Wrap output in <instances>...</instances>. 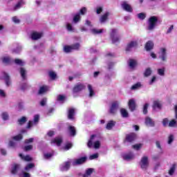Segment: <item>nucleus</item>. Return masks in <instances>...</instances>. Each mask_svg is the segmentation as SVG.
Returning <instances> with one entry per match:
<instances>
[{
	"mask_svg": "<svg viewBox=\"0 0 177 177\" xmlns=\"http://www.w3.org/2000/svg\"><path fill=\"white\" fill-rule=\"evenodd\" d=\"M81 21V15H80V12H77L73 15V21L75 23V24H77V23H79V21Z\"/></svg>",
	"mask_w": 177,
	"mask_h": 177,
	"instance_id": "26",
	"label": "nucleus"
},
{
	"mask_svg": "<svg viewBox=\"0 0 177 177\" xmlns=\"http://www.w3.org/2000/svg\"><path fill=\"white\" fill-rule=\"evenodd\" d=\"M123 158L124 160H132V158H133V153H129L127 154H125L124 156H123Z\"/></svg>",
	"mask_w": 177,
	"mask_h": 177,
	"instance_id": "36",
	"label": "nucleus"
},
{
	"mask_svg": "<svg viewBox=\"0 0 177 177\" xmlns=\"http://www.w3.org/2000/svg\"><path fill=\"white\" fill-rule=\"evenodd\" d=\"M66 99V96L63 95H57V100L58 102H63Z\"/></svg>",
	"mask_w": 177,
	"mask_h": 177,
	"instance_id": "51",
	"label": "nucleus"
},
{
	"mask_svg": "<svg viewBox=\"0 0 177 177\" xmlns=\"http://www.w3.org/2000/svg\"><path fill=\"white\" fill-rule=\"evenodd\" d=\"M32 142H34V138H33L26 139V140H24L25 145H30V143H32Z\"/></svg>",
	"mask_w": 177,
	"mask_h": 177,
	"instance_id": "54",
	"label": "nucleus"
},
{
	"mask_svg": "<svg viewBox=\"0 0 177 177\" xmlns=\"http://www.w3.org/2000/svg\"><path fill=\"white\" fill-rule=\"evenodd\" d=\"M145 124L147 127H154V121H153V120L149 117H147L145 118Z\"/></svg>",
	"mask_w": 177,
	"mask_h": 177,
	"instance_id": "25",
	"label": "nucleus"
},
{
	"mask_svg": "<svg viewBox=\"0 0 177 177\" xmlns=\"http://www.w3.org/2000/svg\"><path fill=\"white\" fill-rule=\"evenodd\" d=\"M138 17L140 20H145V19H146V14H145L143 12H140V13L138 14Z\"/></svg>",
	"mask_w": 177,
	"mask_h": 177,
	"instance_id": "48",
	"label": "nucleus"
},
{
	"mask_svg": "<svg viewBox=\"0 0 177 177\" xmlns=\"http://www.w3.org/2000/svg\"><path fill=\"white\" fill-rule=\"evenodd\" d=\"M71 46H72V50H78V49H80L81 46L80 45V43H76L72 45Z\"/></svg>",
	"mask_w": 177,
	"mask_h": 177,
	"instance_id": "46",
	"label": "nucleus"
},
{
	"mask_svg": "<svg viewBox=\"0 0 177 177\" xmlns=\"http://www.w3.org/2000/svg\"><path fill=\"white\" fill-rule=\"evenodd\" d=\"M80 15H85V13H86V8H85V7H83V8H81V10H80Z\"/></svg>",
	"mask_w": 177,
	"mask_h": 177,
	"instance_id": "60",
	"label": "nucleus"
},
{
	"mask_svg": "<svg viewBox=\"0 0 177 177\" xmlns=\"http://www.w3.org/2000/svg\"><path fill=\"white\" fill-rule=\"evenodd\" d=\"M86 160H88V158L86 156H83L80 158L75 160L72 165L73 167H75L76 165H82V164H85V162H86Z\"/></svg>",
	"mask_w": 177,
	"mask_h": 177,
	"instance_id": "7",
	"label": "nucleus"
},
{
	"mask_svg": "<svg viewBox=\"0 0 177 177\" xmlns=\"http://www.w3.org/2000/svg\"><path fill=\"white\" fill-rule=\"evenodd\" d=\"M46 92H48V86H42L40 87L38 95H42L43 93H45Z\"/></svg>",
	"mask_w": 177,
	"mask_h": 177,
	"instance_id": "32",
	"label": "nucleus"
},
{
	"mask_svg": "<svg viewBox=\"0 0 177 177\" xmlns=\"http://www.w3.org/2000/svg\"><path fill=\"white\" fill-rule=\"evenodd\" d=\"M32 148H33L32 145H27L24 147V151H30L32 150Z\"/></svg>",
	"mask_w": 177,
	"mask_h": 177,
	"instance_id": "52",
	"label": "nucleus"
},
{
	"mask_svg": "<svg viewBox=\"0 0 177 177\" xmlns=\"http://www.w3.org/2000/svg\"><path fill=\"white\" fill-rule=\"evenodd\" d=\"M27 88H28V85L27 84V83H23L21 85V91H26V89H27Z\"/></svg>",
	"mask_w": 177,
	"mask_h": 177,
	"instance_id": "59",
	"label": "nucleus"
},
{
	"mask_svg": "<svg viewBox=\"0 0 177 177\" xmlns=\"http://www.w3.org/2000/svg\"><path fill=\"white\" fill-rule=\"evenodd\" d=\"M20 74H21V78L24 81L27 80V76L26 75V70L24 69V68H21Z\"/></svg>",
	"mask_w": 177,
	"mask_h": 177,
	"instance_id": "35",
	"label": "nucleus"
},
{
	"mask_svg": "<svg viewBox=\"0 0 177 177\" xmlns=\"http://www.w3.org/2000/svg\"><path fill=\"white\" fill-rule=\"evenodd\" d=\"M1 62L3 64H12V63H13L14 60L10 56H3L1 58Z\"/></svg>",
	"mask_w": 177,
	"mask_h": 177,
	"instance_id": "8",
	"label": "nucleus"
},
{
	"mask_svg": "<svg viewBox=\"0 0 177 177\" xmlns=\"http://www.w3.org/2000/svg\"><path fill=\"white\" fill-rule=\"evenodd\" d=\"M71 165V162L70 161L64 162L62 165H60V171H62V172L68 171L70 169Z\"/></svg>",
	"mask_w": 177,
	"mask_h": 177,
	"instance_id": "9",
	"label": "nucleus"
},
{
	"mask_svg": "<svg viewBox=\"0 0 177 177\" xmlns=\"http://www.w3.org/2000/svg\"><path fill=\"white\" fill-rule=\"evenodd\" d=\"M158 57L162 62H167V48L162 47L158 52Z\"/></svg>",
	"mask_w": 177,
	"mask_h": 177,
	"instance_id": "3",
	"label": "nucleus"
},
{
	"mask_svg": "<svg viewBox=\"0 0 177 177\" xmlns=\"http://www.w3.org/2000/svg\"><path fill=\"white\" fill-rule=\"evenodd\" d=\"M118 108V102L117 101L112 102L109 113L111 114H114L115 111H117V109Z\"/></svg>",
	"mask_w": 177,
	"mask_h": 177,
	"instance_id": "14",
	"label": "nucleus"
},
{
	"mask_svg": "<svg viewBox=\"0 0 177 177\" xmlns=\"http://www.w3.org/2000/svg\"><path fill=\"white\" fill-rule=\"evenodd\" d=\"M111 39L112 44H117V42H120V36L118 35V30L117 29L111 30Z\"/></svg>",
	"mask_w": 177,
	"mask_h": 177,
	"instance_id": "2",
	"label": "nucleus"
},
{
	"mask_svg": "<svg viewBox=\"0 0 177 177\" xmlns=\"http://www.w3.org/2000/svg\"><path fill=\"white\" fill-rule=\"evenodd\" d=\"M122 10H125L126 12H129V13L132 12V6H131L127 1H123L122 3Z\"/></svg>",
	"mask_w": 177,
	"mask_h": 177,
	"instance_id": "10",
	"label": "nucleus"
},
{
	"mask_svg": "<svg viewBox=\"0 0 177 177\" xmlns=\"http://www.w3.org/2000/svg\"><path fill=\"white\" fill-rule=\"evenodd\" d=\"M136 140V133H130L126 135L124 142L132 143V142H135Z\"/></svg>",
	"mask_w": 177,
	"mask_h": 177,
	"instance_id": "5",
	"label": "nucleus"
},
{
	"mask_svg": "<svg viewBox=\"0 0 177 177\" xmlns=\"http://www.w3.org/2000/svg\"><path fill=\"white\" fill-rule=\"evenodd\" d=\"M138 46V41H130L127 47H126V51L130 52V50H132L133 48H136Z\"/></svg>",
	"mask_w": 177,
	"mask_h": 177,
	"instance_id": "11",
	"label": "nucleus"
},
{
	"mask_svg": "<svg viewBox=\"0 0 177 177\" xmlns=\"http://www.w3.org/2000/svg\"><path fill=\"white\" fill-rule=\"evenodd\" d=\"M140 167L146 171L149 168V158L147 156H143L140 162Z\"/></svg>",
	"mask_w": 177,
	"mask_h": 177,
	"instance_id": "4",
	"label": "nucleus"
},
{
	"mask_svg": "<svg viewBox=\"0 0 177 177\" xmlns=\"http://www.w3.org/2000/svg\"><path fill=\"white\" fill-rule=\"evenodd\" d=\"M128 64L129 67H136L138 66V61L131 59L128 61Z\"/></svg>",
	"mask_w": 177,
	"mask_h": 177,
	"instance_id": "31",
	"label": "nucleus"
},
{
	"mask_svg": "<svg viewBox=\"0 0 177 177\" xmlns=\"http://www.w3.org/2000/svg\"><path fill=\"white\" fill-rule=\"evenodd\" d=\"M133 149H135L136 150H139L140 147H142V144H136L132 146Z\"/></svg>",
	"mask_w": 177,
	"mask_h": 177,
	"instance_id": "62",
	"label": "nucleus"
},
{
	"mask_svg": "<svg viewBox=\"0 0 177 177\" xmlns=\"http://www.w3.org/2000/svg\"><path fill=\"white\" fill-rule=\"evenodd\" d=\"M147 109H149V103H145L142 109L143 114L146 115L148 113Z\"/></svg>",
	"mask_w": 177,
	"mask_h": 177,
	"instance_id": "44",
	"label": "nucleus"
},
{
	"mask_svg": "<svg viewBox=\"0 0 177 177\" xmlns=\"http://www.w3.org/2000/svg\"><path fill=\"white\" fill-rule=\"evenodd\" d=\"M157 23H158V17L156 16L150 17L147 21V30L149 31H153L154 28L157 26Z\"/></svg>",
	"mask_w": 177,
	"mask_h": 177,
	"instance_id": "1",
	"label": "nucleus"
},
{
	"mask_svg": "<svg viewBox=\"0 0 177 177\" xmlns=\"http://www.w3.org/2000/svg\"><path fill=\"white\" fill-rule=\"evenodd\" d=\"M158 74L161 76H164L165 75V70L164 68L158 69Z\"/></svg>",
	"mask_w": 177,
	"mask_h": 177,
	"instance_id": "50",
	"label": "nucleus"
},
{
	"mask_svg": "<svg viewBox=\"0 0 177 177\" xmlns=\"http://www.w3.org/2000/svg\"><path fill=\"white\" fill-rule=\"evenodd\" d=\"M88 92H89V97H93V96H95V91H93V88L92 87V85L88 84Z\"/></svg>",
	"mask_w": 177,
	"mask_h": 177,
	"instance_id": "30",
	"label": "nucleus"
},
{
	"mask_svg": "<svg viewBox=\"0 0 177 177\" xmlns=\"http://www.w3.org/2000/svg\"><path fill=\"white\" fill-rule=\"evenodd\" d=\"M18 122L19 125H23V124H26V122H27V118H26V116H23L21 118L18 120Z\"/></svg>",
	"mask_w": 177,
	"mask_h": 177,
	"instance_id": "39",
	"label": "nucleus"
},
{
	"mask_svg": "<svg viewBox=\"0 0 177 177\" xmlns=\"http://www.w3.org/2000/svg\"><path fill=\"white\" fill-rule=\"evenodd\" d=\"M174 142V135L171 134L168 138L167 143L168 145H171Z\"/></svg>",
	"mask_w": 177,
	"mask_h": 177,
	"instance_id": "57",
	"label": "nucleus"
},
{
	"mask_svg": "<svg viewBox=\"0 0 177 177\" xmlns=\"http://www.w3.org/2000/svg\"><path fill=\"white\" fill-rule=\"evenodd\" d=\"M49 77L51 80H56L57 75L55 72L50 71L49 72Z\"/></svg>",
	"mask_w": 177,
	"mask_h": 177,
	"instance_id": "47",
	"label": "nucleus"
},
{
	"mask_svg": "<svg viewBox=\"0 0 177 177\" xmlns=\"http://www.w3.org/2000/svg\"><path fill=\"white\" fill-rule=\"evenodd\" d=\"M12 19V21L15 23V24H19V23H20V19H19L17 17H13Z\"/></svg>",
	"mask_w": 177,
	"mask_h": 177,
	"instance_id": "61",
	"label": "nucleus"
},
{
	"mask_svg": "<svg viewBox=\"0 0 177 177\" xmlns=\"http://www.w3.org/2000/svg\"><path fill=\"white\" fill-rule=\"evenodd\" d=\"M169 121L168 120V118H165L162 120V124L163 127H167V125H169Z\"/></svg>",
	"mask_w": 177,
	"mask_h": 177,
	"instance_id": "58",
	"label": "nucleus"
},
{
	"mask_svg": "<svg viewBox=\"0 0 177 177\" xmlns=\"http://www.w3.org/2000/svg\"><path fill=\"white\" fill-rule=\"evenodd\" d=\"M12 139L14 140H17V142H19V140H21L23 139V135L21 134H18L17 136H15L12 137Z\"/></svg>",
	"mask_w": 177,
	"mask_h": 177,
	"instance_id": "43",
	"label": "nucleus"
},
{
	"mask_svg": "<svg viewBox=\"0 0 177 177\" xmlns=\"http://www.w3.org/2000/svg\"><path fill=\"white\" fill-rule=\"evenodd\" d=\"M84 89H85V85L82 83H77L73 88L72 92L73 93H78L80 92H82V91H84Z\"/></svg>",
	"mask_w": 177,
	"mask_h": 177,
	"instance_id": "6",
	"label": "nucleus"
},
{
	"mask_svg": "<svg viewBox=\"0 0 177 177\" xmlns=\"http://www.w3.org/2000/svg\"><path fill=\"white\" fill-rule=\"evenodd\" d=\"M24 1H19L12 8V10H19V9H20V8H21V6H23V5H24Z\"/></svg>",
	"mask_w": 177,
	"mask_h": 177,
	"instance_id": "28",
	"label": "nucleus"
},
{
	"mask_svg": "<svg viewBox=\"0 0 177 177\" xmlns=\"http://www.w3.org/2000/svg\"><path fill=\"white\" fill-rule=\"evenodd\" d=\"M175 169H176V165L173 164L172 167L169 170V175L172 176L175 173Z\"/></svg>",
	"mask_w": 177,
	"mask_h": 177,
	"instance_id": "37",
	"label": "nucleus"
},
{
	"mask_svg": "<svg viewBox=\"0 0 177 177\" xmlns=\"http://www.w3.org/2000/svg\"><path fill=\"white\" fill-rule=\"evenodd\" d=\"M91 32L92 34H94V35H96L97 34H102V32H106V30L93 28V29L91 30Z\"/></svg>",
	"mask_w": 177,
	"mask_h": 177,
	"instance_id": "23",
	"label": "nucleus"
},
{
	"mask_svg": "<svg viewBox=\"0 0 177 177\" xmlns=\"http://www.w3.org/2000/svg\"><path fill=\"white\" fill-rule=\"evenodd\" d=\"M42 37V33L41 32H33L31 35V39L33 41H37V39H39Z\"/></svg>",
	"mask_w": 177,
	"mask_h": 177,
	"instance_id": "18",
	"label": "nucleus"
},
{
	"mask_svg": "<svg viewBox=\"0 0 177 177\" xmlns=\"http://www.w3.org/2000/svg\"><path fill=\"white\" fill-rule=\"evenodd\" d=\"M2 118L4 120V121H6V120H9V115H8V113L4 112L2 113Z\"/></svg>",
	"mask_w": 177,
	"mask_h": 177,
	"instance_id": "55",
	"label": "nucleus"
},
{
	"mask_svg": "<svg viewBox=\"0 0 177 177\" xmlns=\"http://www.w3.org/2000/svg\"><path fill=\"white\" fill-rule=\"evenodd\" d=\"M68 131L71 136H75V135H77V130H75V127L74 126H68Z\"/></svg>",
	"mask_w": 177,
	"mask_h": 177,
	"instance_id": "19",
	"label": "nucleus"
},
{
	"mask_svg": "<svg viewBox=\"0 0 177 177\" xmlns=\"http://www.w3.org/2000/svg\"><path fill=\"white\" fill-rule=\"evenodd\" d=\"M95 135H92L91 137H90V139L87 143V146L89 149H91L92 147V146H93V139H95Z\"/></svg>",
	"mask_w": 177,
	"mask_h": 177,
	"instance_id": "34",
	"label": "nucleus"
},
{
	"mask_svg": "<svg viewBox=\"0 0 177 177\" xmlns=\"http://www.w3.org/2000/svg\"><path fill=\"white\" fill-rule=\"evenodd\" d=\"M100 147V141H95L94 142V149H99Z\"/></svg>",
	"mask_w": 177,
	"mask_h": 177,
	"instance_id": "63",
	"label": "nucleus"
},
{
	"mask_svg": "<svg viewBox=\"0 0 177 177\" xmlns=\"http://www.w3.org/2000/svg\"><path fill=\"white\" fill-rule=\"evenodd\" d=\"M161 107L162 106L161 105V102L158 100L153 101V104L152 105L153 110H156V109H158L159 110H161Z\"/></svg>",
	"mask_w": 177,
	"mask_h": 177,
	"instance_id": "22",
	"label": "nucleus"
},
{
	"mask_svg": "<svg viewBox=\"0 0 177 177\" xmlns=\"http://www.w3.org/2000/svg\"><path fill=\"white\" fill-rule=\"evenodd\" d=\"M75 115V109L70 108L68 110V120H74Z\"/></svg>",
	"mask_w": 177,
	"mask_h": 177,
	"instance_id": "15",
	"label": "nucleus"
},
{
	"mask_svg": "<svg viewBox=\"0 0 177 177\" xmlns=\"http://www.w3.org/2000/svg\"><path fill=\"white\" fill-rule=\"evenodd\" d=\"M14 62L17 66H23L25 64V62L20 59H15Z\"/></svg>",
	"mask_w": 177,
	"mask_h": 177,
	"instance_id": "38",
	"label": "nucleus"
},
{
	"mask_svg": "<svg viewBox=\"0 0 177 177\" xmlns=\"http://www.w3.org/2000/svg\"><path fill=\"white\" fill-rule=\"evenodd\" d=\"M115 127V122L113 120H110L106 127V129H108V131H111L113 129V127Z\"/></svg>",
	"mask_w": 177,
	"mask_h": 177,
	"instance_id": "27",
	"label": "nucleus"
},
{
	"mask_svg": "<svg viewBox=\"0 0 177 177\" xmlns=\"http://www.w3.org/2000/svg\"><path fill=\"white\" fill-rule=\"evenodd\" d=\"M4 81L6 86H10L12 82L10 81V76L7 73H3Z\"/></svg>",
	"mask_w": 177,
	"mask_h": 177,
	"instance_id": "16",
	"label": "nucleus"
},
{
	"mask_svg": "<svg viewBox=\"0 0 177 177\" xmlns=\"http://www.w3.org/2000/svg\"><path fill=\"white\" fill-rule=\"evenodd\" d=\"M32 168H35V164H34V163H28L24 167V171H26V172H30V170L32 169Z\"/></svg>",
	"mask_w": 177,
	"mask_h": 177,
	"instance_id": "29",
	"label": "nucleus"
},
{
	"mask_svg": "<svg viewBox=\"0 0 177 177\" xmlns=\"http://www.w3.org/2000/svg\"><path fill=\"white\" fill-rule=\"evenodd\" d=\"M19 156L21 160H24V161H26L28 162L32 161V158H31L30 155L24 156L22 153H19Z\"/></svg>",
	"mask_w": 177,
	"mask_h": 177,
	"instance_id": "20",
	"label": "nucleus"
},
{
	"mask_svg": "<svg viewBox=\"0 0 177 177\" xmlns=\"http://www.w3.org/2000/svg\"><path fill=\"white\" fill-rule=\"evenodd\" d=\"M19 168H20V165H19L18 164H14L11 168V174L12 175H16V174H17Z\"/></svg>",
	"mask_w": 177,
	"mask_h": 177,
	"instance_id": "21",
	"label": "nucleus"
},
{
	"mask_svg": "<svg viewBox=\"0 0 177 177\" xmlns=\"http://www.w3.org/2000/svg\"><path fill=\"white\" fill-rule=\"evenodd\" d=\"M50 143L51 145L55 144L57 146H61L62 143H63V139H62V138L56 137L51 140Z\"/></svg>",
	"mask_w": 177,
	"mask_h": 177,
	"instance_id": "17",
	"label": "nucleus"
},
{
	"mask_svg": "<svg viewBox=\"0 0 177 177\" xmlns=\"http://www.w3.org/2000/svg\"><path fill=\"white\" fill-rule=\"evenodd\" d=\"M109 16H110L109 12H106L104 15H102L100 17V23H101V24H104V23H106L107 20H109Z\"/></svg>",
	"mask_w": 177,
	"mask_h": 177,
	"instance_id": "13",
	"label": "nucleus"
},
{
	"mask_svg": "<svg viewBox=\"0 0 177 177\" xmlns=\"http://www.w3.org/2000/svg\"><path fill=\"white\" fill-rule=\"evenodd\" d=\"M64 50L66 53H68L70 52H73V48L71 46H65L64 47Z\"/></svg>",
	"mask_w": 177,
	"mask_h": 177,
	"instance_id": "40",
	"label": "nucleus"
},
{
	"mask_svg": "<svg viewBox=\"0 0 177 177\" xmlns=\"http://www.w3.org/2000/svg\"><path fill=\"white\" fill-rule=\"evenodd\" d=\"M176 125V120H175L174 119L171 120L168 124V127H174Z\"/></svg>",
	"mask_w": 177,
	"mask_h": 177,
	"instance_id": "49",
	"label": "nucleus"
},
{
	"mask_svg": "<svg viewBox=\"0 0 177 177\" xmlns=\"http://www.w3.org/2000/svg\"><path fill=\"white\" fill-rule=\"evenodd\" d=\"M120 114H121L122 117H123V118H128V117L129 115L128 113V111L125 109H120Z\"/></svg>",
	"mask_w": 177,
	"mask_h": 177,
	"instance_id": "33",
	"label": "nucleus"
},
{
	"mask_svg": "<svg viewBox=\"0 0 177 177\" xmlns=\"http://www.w3.org/2000/svg\"><path fill=\"white\" fill-rule=\"evenodd\" d=\"M140 86H142V84H140V82H137L136 84H135L134 85H133L131 86V89L133 91H135L136 89H139V88H140Z\"/></svg>",
	"mask_w": 177,
	"mask_h": 177,
	"instance_id": "45",
	"label": "nucleus"
},
{
	"mask_svg": "<svg viewBox=\"0 0 177 177\" xmlns=\"http://www.w3.org/2000/svg\"><path fill=\"white\" fill-rule=\"evenodd\" d=\"M129 109L131 111H135L136 110V102L135 100L131 99L129 100L128 103Z\"/></svg>",
	"mask_w": 177,
	"mask_h": 177,
	"instance_id": "12",
	"label": "nucleus"
},
{
	"mask_svg": "<svg viewBox=\"0 0 177 177\" xmlns=\"http://www.w3.org/2000/svg\"><path fill=\"white\" fill-rule=\"evenodd\" d=\"M71 147H73V144H71V142L67 143L64 147V150H70V149H71Z\"/></svg>",
	"mask_w": 177,
	"mask_h": 177,
	"instance_id": "53",
	"label": "nucleus"
},
{
	"mask_svg": "<svg viewBox=\"0 0 177 177\" xmlns=\"http://www.w3.org/2000/svg\"><path fill=\"white\" fill-rule=\"evenodd\" d=\"M66 29L70 31L71 32H73L75 31L74 28L73 27V25L70 23L66 24Z\"/></svg>",
	"mask_w": 177,
	"mask_h": 177,
	"instance_id": "41",
	"label": "nucleus"
},
{
	"mask_svg": "<svg viewBox=\"0 0 177 177\" xmlns=\"http://www.w3.org/2000/svg\"><path fill=\"white\" fill-rule=\"evenodd\" d=\"M151 69L150 68H147L144 73V75L145 77H149V75H151Z\"/></svg>",
	"mask_w": 177,
	"mask_h": 177,
	"instance_id": "42",
	"label": "nucleus"
},
{
	"mask_svg": "<svg viewBox=\"0 0 177 177\" xmlns=\"http://www.w3.org/2000/svg\"><path fill=\"white\" fill-rule=\"evenodd\" d=\"M53 156V153H44V157L46 160H49L51 157Z\"/></svg>",
	"mask_w": 177,
	"mask_h": 177,
	"instance_id": "56",
	"label": "nucleus"
},
{
	"mask_svg": "<svg viewBox=\"0 0 177 177\" xmlns=\"http://www.w3.org/2000/svg\"><path fill=\"white\" fill-rule=\"evenodd\" d=\"M47 99L46 98H43L41 101L40 102V106H45L46 104Z\"/></svg>",
	"mask_w": 177,
	"mask_h": 177,
	"instance_id": "64",
	"label": "nucleus"
},
{
	"mask_svg": "<svg viewBox=\"0 0 177 177\" xmlns=\"http://www.w3.org/2000/svg\"><path fill=\"white\" fill-rule=\"evenodd\" d=\"M154 48V43L152 41H148L145 44L146 50H151Z\"/></svg>",
	"mask_w": 177,
	"mask_h": 177,
	"instance_id": "24",
	"label": "nucleus"
}]
</instances>
